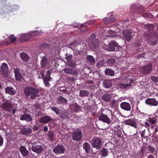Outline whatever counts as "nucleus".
Segmentation results:
<instances>
[{
    "mask_svg": "<svg viewBox=\"0 0 158 158\" xmlns=\"http://www.w3.org/2000/svg\"><path fill=\"white\" fill-rule=\"evenodd\" d=\"M26 97L27 98L33 99L39 96L38 90L33 87L27 86L24 90Z\"/></svg>",
    "mask_w": 158,
    "mask_h": 158,
    "instance_id": "nucleus-1",
    "label": "nucleus"
},
{
    "mask_svg": "<svg viewBox=\"0 0 158 158\" xmlns=\"http://www.w3.org/2000/svg\"><path fill=\"white\" fill-rule=\"evenodd\" d=\"M41 32L38 31H35L31 32L29 35L23 34L20 38V40L22 42H25L28 40L29 38L31 40L34 37L38 36L41 35Z\"/></svg>",
    "mask_w": 158,
    "mask_h": 158,
    "instance_id": "nucleus-2",
    "label": "nucleus"
},
{
    "mask_svg": "<svg viewBox=\"0 0 158 158\" xmlns=\"http://www.w3.org/2000/svg\"><path fill=\"white\" fill-rule=\"evenodd\" d=\"M82 136V132L79 129L74 131L72 133V139L75 141H80L81 139Z\"/></svg>",
    "mask_w": 158,
    "mask_h": 158,
    "instance_id": "nucleus-3",
    "label": "nucleus"
},
{
    "mask_svg": "<svg viewBox=\"0 0 158 158\" xmlns=\"http://www.w3.org/2000/svg\"><path fill=\"white\" fill-rule=\"evenodd\" d=\"M152 64L149 63L140 68L141 72L144 74H147L150 73L152 69Z\"/></svg>",
    "mask_w": 158,
    "mask_h": 158,
    "instance_id": "nucleus-4",
    "label": "nucleus"
},
{
    "mask_svg": "<svg viewBox=\"0 0 158 158\" xmlns=\"http://www.w3.org/2000/svg\"><path fill=\"white\" fill-rule=\"evenodd\" d=\"M13 107V105L11 102H3L1 106V108L4 111L10 112Z\"/></svg>",
    "mask_w": 158,
    "mask_h": 158,
    "instance_id": "nucleus-5",
    "label": "nucleus"
},
{
    "mask_svg": "<svg viewBox=\"0 0 158 158\" xmlns=\"http://www.w3.org/2000/svg\"><path fill=\"white\" fill-rule=\"evenodd\" d=\"M93 147L97 149H99L102 145V141L99 138L94 137L92 140Z\"/></svg>",
    "mask_w": 158,
    "mask_h": 158,
    "instance_id": "nucleus-6",
    "label": "nucleus"
},
{
    "mask_svg": "<svg viewBox=\"0 0 158 158\" xmlns=\"http://www.w3.org/2000/svg\"><path fill=\"white\" fill-rule=\"evenodd\" d=\"M43 148L42 146L39 142L35 143L32 144V150L38 154L41 152Z\"/></svg>",
    "mask_w": 158,
    "mask_h": 158,
    "instance_id": "nucleus-7",
    "label": "nucleus"
},
{
    "mask_svg": "<svg viewBox=\"0 0 158 158\" xmlns=\"http://www.w3.org/2000/svg\"><path fill=\"white\" fill-rule=\"evenodd\" d=\"M158 40V34L154 33L149 39V44L152 46H154L157 44L156 40Z\"/></svg>",
    "mask_w": 158,
    "mask_h": 158,
    "instance_id": "nucleus-8",
    "label": "nucleus"
},
{
    "mask_svg": "<svg viewBox=\"0 0 158 158\" xmlns=\"http://www.w3.org/2000/svg\"><path fill=\"white\" fill-rule=\"evenodd\" d=\"M123 34L124 37L127 41H129L131 40L133 35L132 34V32L131 30L127 29L124 30Z\"/></svg>",
    "mask_w": 158,
    "mask_h": 158,
    "instance_id": "nucleus-9",
    "label": "nucleus"
},
{
    "mask_svg": "<svg viewBox=\"0 0 158 158\" xmlns=\"http://www.w3.org/2000/svg\"><path fill=\"white\" fill-rule=\"evenodd\" d=\"M130 9L133 13H136L138 14L141 13L143 10L142 8L141 7V6L135 5L131 6L130 7Z\"/></svg>",
    "mask_w": 158,
    "mask_h": 158,
    "instance_id": "nucleus-10",
    "label": "nucleus"
},
{
    "mask_svg": "<svg viewBox=\"0 0 158 158\" xmlns=\"http://www.w3.org/2000/svg\"><path fill=\"white\" fill-rule=\"evenodd\" d=\"M118 46V44L115 41H112L110 43L106 46V50L110 51H115V48Z\"/></svg>",
    "mask_w": 158,
    "mask_h": 158,
    "instance_id": "nucleus-11",
    "label": "nucleus"
},
{
    "mask_svg": "<svg viewBox=\"0 0 158 158\" xmlns=\"http://www.w3.org/2000/svg\"><path fill=\"white\" fill-rule=\"evenodd\" d=\"M145 103L150 106H156L158 105V102L154 98H149L145 100Z\"/></svg>",
    "mask_w": 158,
    "mask_h": 158,
    "instance_id": "nucleus-12",
    "label": "nucleus"
},
{
    "mask_svg": "<svg viewBox=\"0 0 158 158\" xmlns=\"http://www.w3.org/2000/svg\"><path fill=\"white\" fill-rule=\"evenodd\" d=\"M8 66L7 64L4 63L2 64L0 69V71L2 74L6 77H8Z\"/></svg>",
    "mask_w": 158,
    "mask_h": 158,
    "instance_id": "nucleus-13",
    "label": "nucleus"
},
{
    "mask_svg": "<svg viewBox=\"0 0 158 158\" xmlns=\"http://www.w3.org/2000/svg\"><path fill=\"white\" fill-rule=\"evenodd\" d=\"M98 119L101 121L109 124L110 123V120L108 116L105 114H102L98 116Z\"/></svg>",
    "mask_w": 158,
    "mask_h": 158,
    "instance_id": "nucleus-14",
    "label": "nucleus"
},
{
    "mask_svg": "<svg viewBox=\"0 0 158 158\" xmlns=\"http://www.w3.org/2000/svg\"><path fill=\"white\" fill-rule=\"evenodd\" d=\"M65 151L64 147L60 145H58L53 150V152L56 154H63Z\"/></svg>",
    "mask_w": 158,
    "mask_h": 158,
    "instance_id": "nucleus-15",
    "label": "nucleus"
},
{
    "mask_svg": "<svg viewBox=\"0 0 158 158\" xmlns=\"http://www.w3.org/2000/svg\"><path fill=\"white\" fill-rule=\"evenodd\" d=\"M120 106L121 109L126 111H129L131 109L130 104L126 102H124L121 103Z\"/></svg>",
    "mask_w": 158,
    "mask_h": 158,
    "instance_id": "nucleus-16",
    "label": "nucleus"
},
{
    "mask_svg": "<svg viewBox=\"0 0 158 158\" xmlns=\"http://www.w3.org/2000/svg\"><path fill=\"white\" fill-rule=\"evenodd\" d=\"M112 130L117 135L119 138L122 137L121 128L120 126L117 125L115 127L112 128Z\"/></svg>",
    "mask_w": 158,
    "mask_h": 158,
    "instance_id": "nucleus-17",
    "label": "nucleus"
},
{
    "mask_svg": "<svg viewBox=\"0 0 158 158\" xmlns=\"http://www.w3.org/2000/svg\"><path fill=\"white\" fill-rule=\"evenodd\" d=\"M20 119L21 120H26L27 122H30L32 120L31 115L26 113L20 115Z\"/></svg>",
    "mask_w": 158,
    "mask_h": 158,
    "instance_id": "nucleus-18",
    "label": "nucleus"
},
{
    "mask_svg": "<svg viewBox=\"0 0 158 158\" xmlns=\"http://www.w3.org/2000/svg\"><path fill=\"white\" fill-rule=\"evenodd\" d=\"M124 123L126 125L131 126L135 128H137V127L136 123L132 119H129L124 120Z\"/></svg>",
    "mask_w": 158,
    "mask_h": 158,
    "instance_id": "nucleus-19",
    "label": "nucleus"
},
{
    "mask_svg": "<svg viewBox=\"0 0 158 158\" xmlns=\"http://www.w3.org/2000/svg\"><path fill=\"white\" fill-rule=\"evenodd\" d=\"M52 120V118L48 116H45L41 117L39 120L40 123H42L46 124Z\"/></svg>",
    "mask_w": 158,
    "mask_h": 158,
    "instance_id": "nucleus-20",
    "label": "nucleus"
},
{
    "mask_svg": "<svg viewBox=\"0 0 158 158\" xmlns=\"http://www.w3.org/2000/svg\"><path fill=\"white\" fill-rule=\"evenodd\" d=\"M64 71L65 73L69 74L77 75L78 74L77 71L70 68L65 69Z\"/></svg>",
    "mask_w": 158,
    "mask_h": 158,
    "instance_id": "nucleus-21",
    "label": "nucleus"
},
{
    "mask_svg": "<svg viewBox=\"0 0 158 158\" xmlns=\"http://www.w3.org/2000/svg\"><path fill=\"white\" fill-rule=\"evenodd\" d=\"M5 92L11 95H14L16 93V90L12 87H7L5 89Z\"/></svg>",
    "mask_w": 158,
    "mask_h": 158,
    "instance_id": "nucleus-22",
    "label": "nucleus"
},
{
    "mask_svg": "<svg viewBox=\"0 0 158 158\" xmlns=\"http://www.w3.org/2000/svg\"><path fill=\"white\" fill-rule=\"evenodd\" d=\"M32 131L31 128L29 127L24 128L21 131V134L25 135H27L30 134Z\"/></svg>",
    "mask_w": 158,
    "mask_h": 158,
    "instance_id": "nucleus-23",
    "label": "nucleus"
},
{
    "mask_svg": "<svg viewBox=\"0 0 158 158\" xmlns=\"http://www.w3.org/2000/svg\"><path fill=\"white\" fill-rule=\"evenodd\" d=\"M112 95L108 94H105L102 96V99L105 102H110L111 99Z\"/></svg>",
    "mask_w": 158,
    "mask_h": 158,
    "instance_id": "nucleus-24",
    "label": "nucleus"
},
{
    "mask_svg": "<svg viewBox=\"0 0 158 158\" xmlns=\"http://www.w3.org/2000/svg\"><path fill=\"white\" fill-rule=\"evenodd\" d=\"M57 102L58 104H67V100L62 96H59L57 98Z\"/></svg>",
    "mask_w": 158,
    "mask_h": 158,
    "instance_id": "nucleus-25",
    "label": "nucleus"
},
{
    "mask_svg": "<svg viewBox=\"0 0 158 158\" xmlns=\"http://www.w3.org/2000/svg\"><path fill=\"white\" fill-rule=\"evenodd\" d=\"M19 150L22 155L23 156H26L29 153L28 151L27 150L24 146H21Z\"/></svg>",
    "mask_w": 158,
    "mask_h": 158,
    "instance_id": "nucleus-26",
    "label": "nucleus"
},
{
    "mask_svg": "<svg viewBox=\"0 0 158 158\" xmlns=\"http://www.w3.org/2000/svg\"><path fill=\"white\" fill-rule=\"evenodd\" d=\"M103 85L106 88H109L112 85V83L111 80H106L103 81Z\"/></svg>",
    "mask_w": 158,
    "mask_h": 158,
    "instance_id": "nucleus-27",
    "label": "nucleus"
},
{
    "mask_svg": "<svg viewBox=\"0 0 158 158\" xmlns=\"http://www.w3.org/2000/svg\"><path fill=\"white\" fill-rule=\"evenodd\" d=\"M116 27L115 26H113L110 27V31L108 33V35L109 36L113 37L116 35V31L115 30L113 29V27Z\"/></svg>",
    "mask_w": 158,
    "mask_h": 158,
    "instance_id": "nucleus-28",
    "label": "nucleus"
},
{
    "mask_svg": "<svg viewBox=\"0 0 158 158\" xmlns=\"http://www.w3.org/2000/svg\"><path fill=\"white\" fill-rule=\"evenodd\" d=\"M90 93L88 91L85 90H80V91L79 96L82 97H87L88 96Z\"/></svg>",
    "mask_w": 158,
    "mask_h": 158,
    "instance_id": "nucleus-29",
    "label": "nucleus"
},
{
    "mask_svg": "<svg viewBox=\"0 0 158 158\" xmlns=\"http://www.w3.org/2000/svg\"><path fill=\"white\" fill-rule=\"evenodd\" d=\"M83 147L85 152L87 153L89 152L90 150V144L87 142H85L83 144Z\"/></svg>",
    "mask_w": 158,
    "mask_h": 158,
    "instance_id": "nucleus-30",
    "label": "nucleus"
},
{
    "mask_svg": "<svg viewBox=\"0 0 158 158\" xmlns=\"http://www.w3.org/2000/svg\"><path fill=\"white\" fill-rule=\"evenodd\" d=\"M144 27L148 31L151 32L155 28V26L153 24H148L145 25Z\"/></svg>",
    "mask_w": 158,
    "mask_h": 158,
    "instance_id": "nucleus-31",
    "label": "nucleus"
},
{
    "mask_svg": "<svg viewBox=\"0 0 158 158\" xmlns=\"http://www.w3.org/2000/svg\"><path fill=\"white\" fill-rule=\"evenodd\" d=\"M20 56L22 59L24 61H27L29 59V57L27 54L24 52L21 53Z\"/></svg>",
    "mask_w": 158,
    "mask_h": 158,
    "instance_id": "nucleus-32",
    "label": "nucleus"
},
{
    "mask_svg": "<svg viewBox=\"0 0 158 158\" xmlns=\"http://www.w3.org/2000/svg\"><path fill=\"white\" fill-rule=\"evenodd\" d=\"M109 152L105 148H102L100 151V154L103 157H106L108 155Z\"/></svg>",
    "mask_w": 158,
    "mask_h": 158,
    "instance_id": "nucleus-33",
    "label": "nucleus"
},
{
    "mask_svg": "<svg viewBox=\"0 0 158 158\" xmlns=\"http://www.w3.org/2000/svg\"><path fill=\"white\" fill-rule=\"evenodd\" d=\"M105 148L108 150H111L114 148V144L111 142H108L105 144Z\"/></svg>",
    "mask_w": 158,
    "mask_h": 158,
    "instance_id": "nucleus-34",
    "label": "nucleus"
},
{
    "mask_svg": "<svg viewBox=\"0 0 158 158\" xmlns=\"http://www.w3.org/2000/svg\"><path fill=\"white\" fill-rule=\"evenodd\" d=\"M105 73L106 74L111 76H113L114 75V71L109 68H107L106 69Z\"/></svg>",
    "mask_w": 158,
    "mask_h": 158,
    "instance_id": "nucleus-35",
    "label": "nucleus"
},
{
    "mask_svg": "<svg viewBox=\"0 0 158 158\" xmlns=\"http://www.w3.org/2000/svg\"><path fill=\"white\" fill-rule=\"evenodd\" d=\"M73 107L74 111L76 113H78L81 111V106L76 103L74 104Z\"/></svg>",
    "mask_w": 158,
    "mask_h": 158,
    "instance_id": "nucleus-36",
    "label": "nucleus"
},
{
    "mask_svg": "<svg viewBox=\"0 0 158 158\" xmlns=\"http://www.w3.org/2000/svg\"><path fill=\"white\" fill-rule=\"evenodd\" d=\"M87 61L90 62L92 64H94L95 62V59L94 57L91 55H88L87 57Z\"/></svg>",
    "mask_w": 158,
    "mask_h": 158,
    "instance_id": "nucleus-37",
    "label": "nucleus"
},
{
    "mask_svg": "<svg viewBox=\"0 0 158 158\" xmlns=\"http://www.w3.org/2000/svg\"><path fill=\"white\" fill-rule=\"evenodd\" d=\"M79 29L81 31L85 32L88 30V27L86 25L83 24L80 25Z\"/></svg>",
    "mask_w": 158,
    "mask_h": 158,
    "instance_id": "nucleus-38",
    "label": "nucleus"
},
{
    "mask_svg": "<svg viewBox=\"0 0 158 158\" xmlns=\"http://www.w3.org/2000/svg\"><path fill=\"white\" fill-rule=\"evenodd\" d=\"M48 59L46 57H43L42 59L41 62L40 64L42 67L45 66L47 64Z\"/></svg>",
    "mask_w": 158,
    "mask_h": 158,
    "instance_id": "nucleus-39",
    "label": "nucleus"
},
{
    "mask_svg": "<svg viewBox=\"0 0 158 158\" xmlns=\"http://www.w3.org/2000/svg\"><path fill=\"white\" fill-rule=\"evenodd\" d=\"M142 16L146 19H152L153 17V16L150 13H143L142 14Z\"/></svg>",
    "mask_w": 158,
    "mask_h": 158,
    "instance_id": "nucleus-40",
    "label": "nucleus"
},
{
    "mask_svg": "<svg viewBox=\"0 0 158 158\" xmlns=\"http://www.w3.org/2000/svg\"><path fill=\"white\" fill-rule=\"evenodd\" d=\"M157 119L155 117L148 118L147 119V121L149 122L152 124H155Z\"/></svg>",
    "mask_w": 158,
    "mask_h": 158,
    "instance_id": "nucleus-41",
    "label": "nucleus"
},
{
    "mask_svg": "<svg viewBox=\"0 0 158 158\" xmlns=\"http://www.w3.org/2000/svg\"><path fill=\"white\" fill-rule=\"evenodd\" d=\"M67 64L68 66L71 67L75 68L76 66V62L74 61H73V60L69 61L67 62Z\"/></svg>",
    "mask_w": 158,
    "mask_h": 158,
    "instance_id": "nucleus-42",
    "label": "nucleus"
},
{
    "mask_svg": "<svg viewBox=\"0 0 158 158\" xmlns=\"http://www.w3.org/2000/svg\"><path fill=\"white\" fill-rule=\"evenodd\" d=\"M52 110L55 112L56 114L58 115L60 113V109L57 107L52 106L51 107Z\"/></svg>",
    "mask_w": 158,
    "mask_h": 158,
    "instance_id": "nucleus-43",
    "label": "nucleus"
},
{
    "mask_svg": "<svg viewBox=\"0 0 158 158\" xmlns=\"http://www.w3.org/2000/svg\"><path fill=\"white\" fill-rule=\"evenodd\" d=\"M48 137L50 140L52 141L54 140V133L53 131H48Z\"/></svg>",
    "mask_w": 158,
    "mask_h": 158,
    "instance_id": "nucleus-44",
    "label": "nucleus"
},
{
    "mask_svg": "<svg viewBox=\"0 0 158 158\" xmlns=\"http://www.w3.org/2000/svg\"><path fill=\"white\" fill-rule=\"evenodd\" d=\"M145 127V126L142 125L140 128V130L139 131H141V134L142 137H143L144 134H145V129H144Z\"/></svg>",
    "mask_w": 158,
    "mask_h": 158,
    "instance_id": "nucleus-45",
    "label": "nucleus"
},
{
    "mask_svg": "<svg viewBox=\"0 0 158 158\" xmlns=\"http://www.w3.org/2000/svg\"><path fill=\"white\" fill-rule=\"evenodd\" d=\"M115 62V60L113 58H110L108 60L107 63L110 66H112L114 64Z\"/></svg>",
    "mask_w": 158,
    "mask_h": 158,
    "instance_id": "nucleus-46",
    "label": "nucleus"
},
{
    "mask_svg": "<svg viewBox=\"0 0 158 158\" xmlns=\"http://www.w3.org/2000/svg\"><path fill=\"white\" fill-rule=\"evenodd\" d=\"M16 38L13 35H10L9 38L10 40L11 43H14L16 41Z\"/></svg>",
    "mask_w": 158,
    "mask_h": 158,
    "instance_id": "nucleus-47",
    "label": "nucleus"
},
{
    "mask_svg": "<svg viewBox=\"0 0 158 158\" xmlns=\"http://www.w3.org/2000/svg\"><path fill=\"white\" fill-rule=\"evenodd\" d=\"M147 149L151 153H153L155 151V148L150 145L147 147Z\"/></svg>",
    "mask_w": 158,
    "mask_h": 158,
    "instance_id": "nucleus-48",
    "label": "nucleus"
},
{
    "mask_svg": "<svg viewBox=\"0 0 158 158\" xmlns=\"http://www.w3.org/2000/svg\"><path fill=\"white\" fill-rule=\"evenodd\" d=\"M66 59L68 62L72 60H73V55L71 54V55L67 56L66 57Z\"/></svg>",
    "mask_w": 158,
    "mask_h": 158,
    "instance_id": "nucleus-49",
    "label": "nucleus"
},
{
    "mask_svg": "<svg viewBox=\"0 0 158 158\" xmlns=\"http://www.w3.org/2000/svg\"><path fill=\"white\" fill-rule=\"evenodd\" d=\"M145 54V52H143L141 54L138 55L137 56V59H140L141 58H144Z\"/></svg>",
    "mask_w": 158,
    "mask_h": 158,
    "instance_id": "nucleus-50",
    "label": "nucleus"
},
{
    "mask_svg": "<svg viewBox=\"0 0 158 158\" xmlns=\"http://www.w3.org/2000/svg\"><path fill=\"white\" fill-rule=\"evenodd\" d=\"M15 78L16 80L20 81L21 79V75L20 73L15 74Z\"/></svg>",
    "mask_w": 158,
    "mask_h": 158,
    "instance_id": "nucleus-51",
    "label": "nucleus"
},
{
    "mask_svg": "<svg viewBox=\"0 0 158 158\" xmlns=\"http://www.w3.org/2000/svg\"><path fill=\"white\" fill-rule=\"evenodd\" d=\"M130 84H121V87L122 88H127L129 86H130Z\"/></svg>",
    "mask_w": 158,
    "mask_h": 158,
    "instance_id": "nucleus-52",
    "label": "nucleus"
},
{
    "mask_svg": "<svg viewBox=\"0 0 158 158\" xmlns=\"http://www.w3.org/2000/svg\"><path fill=\"white\" fill-rule=\"evenodd\" d=\"M94 20H91L87 21L86 23L88 25L91 26L94 24Z\"/></svg>",
    "mask_w": 158,
    "mask_h": 158,
    "instance_id": "nucleus-53",
    "label": "nucleus"
},
{
    "mask_svg": "<svg viewBox=\"0 0 158 158\" xmlns=\"http://www.w3.org/2000/svg\"><path fill=\"white\" fill-rule=\"evenodd\" d=\"M51 78L50 76H46L44 78V81H49L51 80Z\"/></svg>",
    "mask_w": 158,
    "mask_h": 158,
    "instance_id": "nucleus-54",
    "label": "nucleus"
},
{
    "mask_svg": "<svg viewBox=\"0 0 158 158\" xmlns=\"http://www.w3.org/2000/svg\"><path fill=\"white\" fill-rule=\"evenodd\" d=\"M14 70L15 74H18L20 73L19 69L18 68H14Z\"/></svg>",
    "mask_w": 158,
    "mask_h": 158,
    "instance_id": "nucleus-55",
    "label": "nucleus"
},
{
    "mask_svg": "<svg viewBox=\"0 0 158 158\" xmlns=\"http://www.w3.org/2000/svg\"><path fill=\"white\" fill-rule=\"evenodd\" d=\"M72 26L75 28H77L79 26V24L75 23H72Z\"/></svg>",
    "mask_w": 158,
    "mask_h": 158,
    "instance_id": "nucleus-56",
    "label": "nucleus"
},
{
    "mask_svg": "<svg viewBox=\"0 0 158 158\" xmlns=\"http://www.w3.org/2000/svg\"><path fill=\"white\" fill-rule=\"evenodd\" d=\"M151 78L152 81L155 82H156L158 81L157 78L156 77L152 76Z\"/></svg>",
    "mask_w": 158,
    "mask_h": 158,
    "instance_id": "nucleus-57",
    "label": "nucleus"
},
{
    "mask_svg": "<svg viewBox=\"0 0 158 158\" xmlns=\"http://www.w3.org/2000/svg\"><path fill=\"white\" fill-rule=\"evenodd\" d=\"M145 127H146L148 128H149L150 126V123L148 122H145L144 123Z\"/></svg>",
    "mask_w": 158,
    "mask_h": 158,
    "instance_id": "nucleus-58",
    "label": "nucleus"
},
{
    "mask_svg": "<svg viewBox=\"0 0 158 158\" xmlns=\"http://www.w3.org/2000/svg\"><path fill=\"white\" fill-rule=\"evenodd\" d=\"M42 47L46 48L48 46V44L45 43H43L42 44Z\"/></svg>",
    "mask_w": 158,
    "mask_h": 158,
    "instance_id": "nucleus-59",
    "label": "nucleus"
},
{
    "mask_svg": "<svg viewBox=\"0 0 158 158\" xmlns=\"http://www.w3.org/2000/svg\"><path fill=\"white\" fill-rule=\"evenodd\" d=\"M3 143V139L2 137L0 136V146H2Z\"/></svg>",
    "mask_w": 158,
    "mask_h": 158,
    "instance_id": "nucleus-60",
    "label": "nucleus"
},
{
    "mask_svg": "<svg viewBox=\"0 0 158 158\" xmlns=\"http://www.w3.org/2000/svg\"><path fill=\"white\" fill-rule=\"evenodd\" d=\"M135 45L136 47H140L141 45V42L139 41H137L135 42Z\"/></svg>",
    "mask_w": 158,
    "mask_h": 158,
    "instance_id": "nucleus-61",
    "label": "nucleus"
},
{
    "mask_svg": "<svg viewBox=\"0 0 158 158\" xmlns=\"http://www.w3.org/2000/svg\"><path fill=\"white\" fill-rule=\"evenodd\" d=\"M44 84L45 86L47 87H49L50 86V85L49 83V81H44Z\"/></svg>",
    "mask_w": 158,
    "mask_h": 158,
    "instance_id": "nucleus-62",
    "label": "nucleus"
},
{
    "mask_svg": "<svg viewBox=\"0 0 158 158\" xmlns=\"http://www.w3.org/2000/svg\"><path fill=\"white\" fill-rule=\"evenodd\" d=\"M34 131H37L39 130V128L38 126L36 125H34L33 128Z\"/></svg>",
    "mask_w": 158,
    "mask_h": 158,
    "instance_id": "nucleus-63",
    "label": "nucleus"
},
{
    "mask_svg": "<svg viewBox=\"0 0 158 158\" xmlns=\"http://www.w3.org/2000/svg\"><path fill=\"white\" fill-rule=\"evenodd\" d=\"M115 101L114 100H112L110 102V105L112 106H114L115 103Z\"/></svg>",
    "mask_w": 158,
    "mask_h": 158,
    "instance_id": "nucleus-64",
    "label": "nucleus"
}]
</instances>
